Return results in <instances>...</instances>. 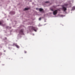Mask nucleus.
I'll list each match as a JSON object with an SVG mask.
<instances>
[{"mask_svg":"<svg viewBox=\"0 0 75 75\" xmlns=\"http://www.w3.org/2000/svg\"><path fill=\"white\" fill-rule=\"evenodd\" d=\"M38 8H36V10H38Z\"/></svg>","mask_w":75,"mask_h":75,"instance_id":"obj_15","label":"nucleus"},{"mask_svg":"<svg viewBox=\"0 0 75 75\" xmlns=\"http://www.w3.org/2000/svg\"><path fill=\"white\" fill-rule=\"evenodd\" d=\"M51 11H53V9H51Z\"/></svg>","mask_w":75,"mask_h":75,"instance_id":"obj_13","label":"nucleus"},{"mask_svg":"<svg viewBox=\"0 0 75 75\" xmlns=\"http://www.w3.org/2000/svg\"><path fill=\"white\" fill-rule=\"evenodd\" d=\"M32 30H33L35 31L36 32L37 31V28L36 27H34L33 26L31 27Z\"/></svg>","mask_w":75,"mask_h":75,"instance_id":"obj_1","label":"nucleus"},{"mask_svg":"<svg viewBox=\"0 0 75 75\" xmlns=\"http://www.w3.org/2000/svg\"><path fill=\"white\" fill-rule=\"evenodd\" d=\"M13 46H15L18 48H20V47H19V46L18 45H17V44H13Z\"/></svg>","mask_w":75,"mask_h":75,"instance_id":"obj_3","label":"nucleus"},{"mask_svg":"<svg viewBox=\"0 0 75 75\" xmlns=\"http://www.w3.org/2000/svg\"><path fill=\"white\" fill-rule=\"evenodd\" d=\"M72 9L73 10H75V7H73L72 8Z\"/></svg>","mask_w":75,"mask_h":75,"instance_id":"obj_9","label":"nucleus"},{"mask_svg":"<svg viewBox=\"0 0 75 75\" xmlns=\"http://www.w3.org/2000/svg\"><path fill=\"white\" fill-rule=\"evenodd\" d=\"M41 20V18H39V20Z\"/></svg>","mask_w":75,"mask_h":75,"instance_id":"obj_10","label":"nucleus"},{"mask_svg":"<svg viewBox=\"0 0 75 75\" xmlns=\"http://www.w3.org/2000/svg\"><path fill=\"white\" fill-rule=\"evenodd\" d=\"M62 9L64 11H65L67 10V8L64 6H63Z\"/></svg>","mask_w":75,"mask_h":75,"instance_id":"obj_5","label":"nucleus"},{"mask_svg":"<svg viewBox=\"0 0 75 75\" xmlns=\"http://www.w3.org/2000/svg\"><path fill=\"white\" fill-rule=\"evenodd\" d=\"M25 53H27V52L25 51Z\"/></svg>","mask_w":75,"mask_h":75,"instance_id":"obj_14","label":"nucleus"},{"mask_svg":"<svg viewBox=\"0 0 75 75\" xmlns=\"http://www.w3.org/2000/svg\"><path fill=\"white\" fill-rule=\"evenodd\" d=\"M68 4H64V6H68Z\"/></svg>","mask_w":75,"mask_h":75,"instance_id":"obj_8","label":"nucleus"},{"mask_svg":"<svg viewBox=\"0 0 75 75\" xmlns=\"http://www.w3.org/2000/svg\"><path fill=\"white\" fill-rule=\"evenodd\" d=\"M28 9H29V8H25L24 10H28Z\"/></svg>","mask_w":75,"mask_h":75,"instance_id":"obj_7","label":"nucleus"},{"mask_svg":"<svg viewBox=\"0 0 75 75\" xmlns=\"http://www.w3.org/2000/svg\"><path fill=\"white\" fill-rule=\"evenodd\" d=\"M24 31V30L23 29L21 30L19 32V34L21 35H23L24 34V33L23 32Z\"/></svg>","mask_w":75,"mask_h":75,"instance_id":"obj_2","label":"nucleus"},{"mask_svg":"<svg viewBox=\"0 0 75 75\" xmlns=\"http://www.w3.org/2000/svg\"><path fill=\"white\" fill-rule=\"evenodd\" d=\"M57 10H55V11L53 12V14L54 15H56L57 14Z\"/></svg>","mask_w":75,"mask_h":75,"instance_id":"obj_4","label":"nucleus"},{"mask_svg":"<svg viewBox=\"0 0 75 75\" xmlns=\"http://www.w3.org/2000/svg\"><path fill=\"white\" fill-rule=\"evenodd\" d=\"M10 28L9 27H8V28Z\"/></svg>","mask_w":75,"mask_h":75,"instance_id":"obj_16","label":"nucleus"},{"mask_svg":"<svg viewBox=\"0 0 75 75\" xmlns=\"http://www.w3.org/2000/svg\"><path fill=\"white\" fill-rule=\"evenodd\" d=\"M2 23H1V21H0V25H1V24Z\"/></svg>","mask_w":75,"mask_h":75,"instance_id":"obj_11","label":"nucleus"},{"mask_svg":"<svg viewBox=\"0 0 75 75\" xmlns=\"http://www.w3.org/2000/svg\"><path fill=\"white\" fill-rule=\"evenodd\" d=\"M45 3H49V1H46L45 2Z\"/></svg>","mask_w":75,"mask_h":75,"instance_id":"obj_12","label":"nucleus"},{"mask_svg":"<svg viewBox=\"0 0 75 75\" xmlns=\"http://www.w3.org/2000/svg\"><path fill=\"white\" fill-rule=\"evenodd\" d=\"M39 10L40 11H43V9L41 8H39Z\"/></svg>","mask_w":75,"mask_h":75,"instance_id":"obj_6","label":"nucleus"}]
</instances>
